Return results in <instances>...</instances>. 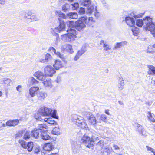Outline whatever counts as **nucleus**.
I'll return each instance as SVG.
<instances>
[{"label": "nucleus", "instance_id": "obj_6", "mask_svg": "<svg viewBox=\"0 0 155 155\" xmlns=\"http://www.w3.org/2000/svg\"><path fill=\"white\" fill-rule=\"evenodd\" d=\"M65 26L64 22L61 21L59 23V25L54 29L51 28V32L52 34L56 37L57 38L59 37L58 34L56 32H60L65 30Z\"/></svg>", "mask_w": 155, "mask_h": 155}, {"label": "nucleus", "instance_id": "obj_41", "mask_svg": "<svg viewBox=\"0 0 155 155\" xmlns=\"http://www.w3.org/2000/svg\"><path fill=\"white\" fill-rule=\"evenodd\" d=\"M86 51V49L85 48H84L83 47H82V48L80 50H79L78 52H77V53H78L80 56H81L82 55L85 51Z\"/></svg>", "mask_w": 155, "mask_h": 155}, {"label": "nucleus", "instance_id": "obj_31", "mask_svg": "<svg viewBox=\"0 0 155 155\" xmlns=\"http://www.w3.org/2000/svg\"><path fill=\"white\" fill-rule=\"evenodd\" d=\"M55 13L57 16L59 17L64 19H67V16L65 14L63 13L60 11H56Z\"/></svg>", "mask_w": 155, "mask_h": 155}, {"label": "nucleus", "instance_id": "obj_33", "mask_svg": "<svg viewBox=\"0 0 155 155\" xmlns=\"http://www.w3.org/2000/svg\"><path fill=\"white\" fill-rule=\"evenodd\" d=\"M95 9H94V6L92 5L88 8L87 11L86 13L87 14H93L95 11Z\"/></svg>", "mask_w": 155, "mask_h": 155}, {"label": "nucleus", "instance_id": "obj_5", "mask_svg": "<svg viewBox=\"0 0 155 155\" xmlns=\"http://www.w3.org/2000/svg\"><path fill=\"white\" fill-rule=\"evenodd\" d=\"M48 127L45 124H41L39 125L37 128H35L31 132V135L35 138L37 139L40 137V135L41 133L42 129H48Z\"/></svg>", "mask_w": 155, "mask_h": 155}, {"label": "nucleus", "instance_id": "obj_47", "mask_svg": "<svg viewBox=\"0 0 155 155\" xmlns=\"http://www.w3.org/2000/svg\"><path fill=\"white\" fill-rule=\"evenodd\" d=\"M107 119V117L105 114H102L100 116V118L99 120H101L103 122H105Z\"/></svg>", "mask_w": 155, "mask_h": 155}, {"label": "nucleus", "instance_id": "obj_2", "mask_svg": "<svg viewBox=\"0 0 155 155\" xmlns=\"http://www.w3.org/2000/svg\"><path fill=\"white\" fill-rule=\"evenodd\" d=\"M70 120L76 125L82 128H85L87 125L83 118L76 114H72Z\"/></svg>", "mask_w": 155, "mask_h": 155}, {"label": "nucleus", "instance_id": "obj_26", "mask_svg": "<svg viewBox=\"0 0 155 155\" xmlns=\"http://www.w3.org/2000/svg\"><path fill=\"white\" fill-rule=\"evenodd\" d=\"M147 114V117L149 120L153 122H155V117L154 114L150 112H148Z\"/></svg>", "mask_w": 155, "mask_h": 155}, {"label": "nucleus", "instance_id": "obj_23", "mask_svg": "<svg viewBox=\"0 0 155 155\" xmlns=\"http://www.w3.org/2000/svg\"><path fill=\"white\" fill-rule=\"evenodd\" d=\"M53 147V145L51 143H47L44 145L43 149L45 151H50Z\"/></svg>", "mask_w": 155, "mask_h": 155}, {"label": "nucleus", "instance_id": "obj_1", "mask_svg": "<svg viewBox=\"0 0 155 155\" xmlns=\"http://www.w3.org/2000/svg\"><path fill=\"white\" fill-rule=\"evenodd\" d=\"M34 76L38 80L42 81L45 87L49 88H51L52 87V85L51 79L46 78L43 72L38 71L35 73Z\"/></svg>", "mask_w": 155, "mask_h": 155}, {"label": "nucleus", "instance_id": "obj_21", "mask_svg": "<svg viewBox=\"0 0 155 155\" xmlns=\"http://www.w3.org/2000/svg\"><path fill=\"white\" fill-rule=\"evenodd\" d=\"M112 148L111 147L107 146L104 148H102L101 150V152L104 154L107 153V154H109L111 152Z\"/></svg>", "mask_w": 155, "mask_h": 155}, {"label": "nucleus", "instance_id": "obj_32", "mask_svg": "<svg viewBox=\"0 0 155 155\" xmlns=\"http://www.w3.org/2000/svg\"><path fill=\"white\" fill-rule=\"evenodd\" d=\"M131 30L133 35L135 36H137L138 34L139 33V28L135 26H133Z\"/></svg>", "mask_w": 155, "mask_h": 155}, {"label": "nucleus", "instance_id": "obj_57", "mask_svg": "<svg viewBox=\"0 0 155 155\" xmlns=\"http://www.w3.org/2000/svg\"><path fill=\"white\" fill-rule=\"evenodd\" d=\"M80 57V55L78 53H77L76 54L74 58V60L75 61H77L79 59Z\"/></svg>", "mask_w": 155, "mask_h": 155}, {"label": "nucleus", "instance_id": "obj_52", "mask_svg": "<svg viewBox=\"0 0 155 155\" xmlns=\"http://www.w3.org/2000/svg\"><path fill=\"white\" fill-rule=\"evenodd\" d=\"M93 14H94V16L96 17H99L100 16L99 13L97 12L96 9Z\"/></svg>", "mask_w": 155, "mask_h": 155}, {"label": "nucleus", "instance_id": "obj_48", "mask_svg": "<svg viewBox=\"0 0 155 155\" xmlns=\"http://www.w3.org/2000/svg\"><path fill=\"white\" fill-rule=\"evenodd\" d=\"M34 153L35 154H38V153L40 152L41 149L39 147H34Z\"/></svg>", "mask_w": 155, "mask_h": 155}, {"label": "nucleus", "instance_id": "obj_30", "mask_svg": "<svg viewBox=\"0 0 155 155\" xmlns=\"http://www.w3.org/2000/svg\"><path fill=\"white\" fill-rule=\"evenodd\" d=\"M148 68L150 70L148 72V74L151 75L155 74V67L151 65L148 66Z\"/></svg>", "mask_w": 155, "mask_h": 155}, {"label": "nucleus", "instance_id": "obj_12", "mask_svg": "<svg viewBox=\"0 0 155 155\" xmlns=\"http://www.w3.org/2000/svg\"><path fill=\"white\" fill-rule=\"evenodd\" d=\"M82 19L84 21L85 24L87 26H90L95 22V20L92 17H87L86 16L82 17Z\"/></svg>", "mask_w": 155, "mask_h": 155}, {"label": "nucleus", "instance_id": "obj_60", "mask_svg": "<svg viewBox=\"0 0 155 155\" xmlns=\"http://www.w3.org/2000/svg\"><path fill=\"white\" fill-rule=\"evenodd\" d=\"M50 119H51L50 118H45L44 119H43V120L45 122H47L48 123L50 124V122L51 121L50 120Z\"/></svg>", "mask_w": 155, "mask_h": 155}, {"label": "nucleus", "instance_id": "obj_46", "mask_svg": "<svg viewBox=\"0 0 155 155\" xmlns=\"http://www.w3.org/2000/svg\"><path fill=\"white\" fill-rule=\"evenodd\" d=\"M72 8L73 10H76L79 7V4L78 3H75L71 4Z\"/></svg>", "mask_w": 155, "mask_h": 155}, {"label": "nucleus", "instance_id": "obj_54", "mask_svg": "<svg viewBox=\"0 0 155 155\" xmlns=\"http://www.w3.org/2000/svg\"><path fill=\"white\" fill-rule=\"evenodd\" d=\"M85 11L84 8L81 7L80 8L79 12L80 14H83L85 13Z\"/></svg>", "mask_w": 155, "mask_h": 155}, {"label": "nucleus", "instance_id": "obj_42", "mask_svg": "<svg viewBox=\"0 0 155 155\" xmlns=\"http://www.w3.org/2000/svg\"><path fill=\"white\" fill-rule=\"evenodd\" d=\"M70 5L68 4H65L62 7V10L63 11L65 12L70 8Z\"/></svg>", "mask_w": 155, "mask_h": 155}, {"label": "nucleus", "instance_id": "obj_24", "mask_svg": "<svg viewBox=\"0 0 155 155\" xmlns=\"http://www.w3.org/2000/svg\"><path fill=\"white\" fill-rule=\"evenodd\" d=\"M100 136L99 135V134L96 132L93 133L92 134V136L91 137V139L93 141V143L94 141L98 140L100 139Z\"/></svg>", "mask_w": 155, "mask_h": 155}, {"label": "nucleus", "instance_id": "obj_25", "mask_svg": "<svg viewBox=\"0 0 155 155\" xmlns=\"http://www.w3.org/2000/svg\"><path fill=\"white\" fill-rule=\"evenodd\" d=\"M124 81L123 80V78H120L118 81V88L120 90H121L124 88Z\"/></svg>", "mask_w": 155, "mask_h": 155}, {"label": "nucleus", "instance_id": "obj_4", "mask_svg": "<svg viewBox=\"0 0 155 155\" xmlns=\"http://www.w3.org/2000/svg\"><path fill=\"white\" fill-rule=\"evenodd\" d=\"M143 20L146 24V30L150 31L153 36L155 37V24L152 21V19L149 17H146Z\"/></svg>", "mask_w": 155, "mask_h": 155}, {"label": "nucleus", "instance_id": "obj_9", "mask_svg": "<svg viewBox=\"0 0 155 155\" xmlns=\"http://www.w3.org/2000/svg\"><path fill=\"white\" fill-rule=\"evenodd\" d=\"M44 72L45 77H51L53 74L55 73V71L52 66L48 65L44 68Z\"/></svg>", "mask_w": 155, "mask_h": 155}, {"label": "nucleus", "instance_id": "obj_16", "mask_svg": "<svg viewBox=\"0 0 155 155\" xmlns=\"http://www.w3.org/2000/svg\"><path fill=\"white\" fill-rule=\"evenodd\" d=\"M39 89L38 86H33L30 88L29 90V94L31 97L35 96L37 93V91Z\"/></svg>", "mask_w": 155, "mask_h": 155}, {"label": "nucleus", "instance_id": "obj_51", "mask_svg": "<svg viewBox=\"0 0 155 155\" xmlns=\"http://www.w3.org/2000/svg\"><path fill=\"white\" fill-rule=\"evenodd\" d=\"M146 148L147 151H150L151 152L153 153V152H154V151H155V149L150 147L149 146H146Z\"/></svg>", "mask_w": 155, "mask_h": 155}, {"label": "nucleus", "instance_id": "obj_15", "mask_svg": "<svg viewBox=\"0 0 155 155\" xmlns=\"http://www.w3.org/2000/svg\"><path fill=\"white\" fill-rule=\"evenodd\" d=\"M42 131L40 135V137L44 140L50 139L51 137L48 134V131L44 130H42Z\"/></svg>", "mask_w": 155, "mask_h": 155}, {"label": "nucleus", "instance_id": "obj_39", "mask_svg": "<svg viewBox=\"0 0 155 155\" xmlns=\"http://www.w3.org/2000/svg\"><path fill=\"white\" fill-rule=\"evenodd\" d=\"M143 24V20L142 19H138L136 20V25L137 26L141 27Z\"/></svg>", "mask_w": 155, "mask_h": 155}, {"label": "nucleus", "instance_id": "obj_14", "mask_svg": "<svg viewBox=\"0 0 155 155\" xmlns=\"http://www.w3.org/2000/svg\"><path fill=\"white\" fill-rule=\"evenodd\" d=\"M135 126L137 127V131L142 136H146L147 133L144 129L143 127L138 123H135Z\"/></svg>", "mask_w": 155, "mask_h": 155}, {"label": "nucleus", "instance_id": "obj_44", "mask_svg": "<svg viewBox=\"0 0 155 155\" xmlns=\"http://www.w3.org/2000/svg\"><path fill=\"white\" fill-rule=\"evenodd\" d=\"M51 59V56L49 53H47L45 56V59L46 62H48Z\"/></svg>", "mask_w": 155, "mask_h": 155}, {"label": "nucleus", "instance_id": "obj_38", "mask_svg": "<svg viewBox=\"0 0 155 155\" xmlns=\"http://www.w3.org/2000/svg\"><path fill=\"white\" fill-rule=\"evenodd\" d=\"M66 51L70 53H72L73 52V49L72 48V46L70 45H68L66 47Z\"/></svg>", "mask_w": 155, "mask_h": 155}, {"label": "nucleus", "instance_id": "obj_61", "mask_svg": "<svg viewBox=\"0 0 155 155\" xmlns=\"http://www.w3.org/2000/svg\"><path fill=\"white\" fill-rule=\"evenodd\" d=\"M143 14H138V15H134V17L135 18H140V17H141L142 15H143Z\"/></svg>", "mask_w": 155, "mask_h": 155}, {"label": "nucleus", "instance_id": "obj_53", "mask_svg": "<svg viewBox=\"0 0 155 155\" xmlns=\"http://www.w3.org/2000/svg\"><path fill=\"white\" fill-rule=\"evenodd\" d=\"M57 56L59 57L60 58L63 59L64 58L63 55L61 54L60 52H56L55 53Z\"/></svg>", "mask_w": 155, "mask_h": 155}, {"label": "nucleus", "instance_id": "obj_27", "mask_svg": "<svg viewBox=\"0 0 155 155\" xmlns=\"http://www.w3.org/2000/svg\"><path fill=\"white\" fill-rule=\"evenodd\" d=\"M67 18L72 19H76L78 18V14L76 12H69L67 14Z\"/></svg>", "mask_w": 155, "mask_h": 155}, {"label": "nucleus", "instance_id": "obj_59", "mask_svg": "<svg viewBox=\"0 0 155 155\" xmlns=\"http://www.w3.org/2000/svg\"><path fill=\"white\" fill-rule=\"evenodd\" d=\"M103 143L104 141L103 140H101L97 143V145L101 147L103 145Z\"/></svg>", "mask_w": 155, "mask_h": 155}, {"label": "nucleus", "instance_id": "obj_18", "mask_svg": "<svg viewBox=\"0 0 155 155\" xmlns=\"http://www.w3.org/2000/svg\"><path fill=\"white\" fill-rule=\"evenodd\" d=\"M125 19L127 24L129 26L132 27L134 25L135 21L133 18L126 17Z\"/></svg>", "mask_w": 155, "mask_h": 155}, {"label": "nucleus", "instance_id": "obj_29", "mask_svg": "<svg viewBox=\"0 0 155 155\" xmlns=\"http://www.w3.org/2000/svg\"><path fill=\"white\" fill-rule=\"evenodd\" d=\"M54 67L56 70H58L62 67L61 62L58 60L55 61V64L53 65Z\"/></svg>", "mask_w": 155, "mask_h": 155}, {"label": "nucleus", "instance_id": "obj_28", "mask_svg": "<svg viewBox=\"0 0 155 155\" xmlns=\"http://www.w3.org/2000/svg\"><path fill=\"white\" fill-rule=\"evenodd\" d=\"M38 81L33 77L29 78L28 80V83L30 85L37 84Z\"/></svg>", "mask_w": 155, "mask_h": 155}, {"label": "nucleus", "instance_id": "obj_63", "mask_svg": "<svg viewBox=\"0 0 155 155\" xmlns=\"http://www.w3.org/2000/svg\"><path fill=\"white\" fill-rule=\"evenodd\" d=\"M44 116L39 117L37 119V120L38 121H42L43 120V119H44Z\"/></svg>", "mask_w": 155, "mask_h": 155}, {"label": "nucleus", "instance_id": "obj_56", "mask_svg": "<svg viewBox=\"0 0 155 155\" xmlns=\"http://www.w3.org/2000/svg\"><path fill=\"white\" fill-rule=\"evenodd\" d=\"M31 15L29 13H26L24 15V18H25L30 19Z\"/></svg>", "mask_w": 155, "mask_h": 155}, {"label": "nucleus", "instance_id": "obj_36", "mask_svg": "<svg viewBox=\"0 0 155 155\" xmlns=\"http://www.w3.org/2000/svg\"><path fill=\"white\" fill-rule=\"evenodd\" d=\"M30 132L28 131H26L24 134L23 136V139L27 141L30 138Z\"/></svg>", "mask_w": 155, "mask_h": 155}, {"label": "nucleus", "instance_id": "obj_34", "mask_svg": "<svg viewBox=\"0 0 155 155\" xmlns=\"http://www.w3.org/2000/svg\"><path fill=\"white\" fill-rule=\"evenodd\" d=\"M3 82L7 86H10L12 84L11 80L9 78H5L3 80Z\"/></svg>", "mask_w": 155, "mask_h": 155}, {"label": "nucleus", "instance_id": "obj_11", "mask_svg": "<svg viewBox=\"0 0 155 155\" xmlns=\"http://www.w3.org/2000/svg\"><path fill=\"white\" fill-rule=\"evenodd\" d=\"M84 114L91 124L94 125L96 124L97 120L96 117L91 113L86 112Z\"/></svg>", "mask_w": 155, "mask_h": 155}, {"label": "nucleus", "instance_id": "obj_45", "mask_svg": "<svg viewBox=\"0 0 155 155\" xmlns=\"http://www.w3.org/2000/svg\"><path fill=\"white\" fill-rule=\"evenodd\" d=\"M30 19L31 21H35L38 20V18L35 15H31Z\"/></svg>", "mask_w": 155, "mask_h": 155}, {"label": "nucleus", "instance_id": "obj_3", "mask_svg": "<svg viewBox=\"0 0 155 155\" xmlns=\"http://www.w3.org/2000/svg\"><path fill=\"white\" fill-rule=\"evenodd\" d=\"M67 31V34L62 35V39L67 41L71 42L74 41L76 38V31L74 29L68 28Z\"/></svg>", "mask_w": 155, "mask_h": 155}, {"label": "nucleus", "instance_id": "obj_58", "mask_svg": "<svg viewBox=\"0 0 155 155\" xmlns=\"http://www.w3.org/2000/svg\"><path fill=\"white\" fill-rule=\"evenodd\" d=\"M55 81L57 83H59L61 81V78L60 76H58L57 79L55 80Z\"/></svg>", "mask_w": 155, "mask_h": 155}, {"label": "nucleus", "instance_id": "obj_37", "mask_svg": "<svg viewBox=\"0 0 155 155\" xmlns=\"http://www.w3.org/2000/svg\"><path fill=\"white\" fill-rule=\"evenodd\" d=\"M147 52L153 54L155 52V50L154 49L152 45H150L148 46L147 49Z\"/></svg>", "mask_w": 155, "mask_h": 155}, {"label": "nucleus", "instance_id": "obj_20", "mask_svg": "<svg viewBox=\"0 0 155 155\" xmlns=\"http://www.w3.org/2000/svg\"><path fill=\"white\" fill-rule=\"evenodd\" d=\"M90 0H80L79 3L82 5L88 7L92 5Z\"/></svg>", "mask_w": 155, "mask_h": 155}, {"label": "nucleus", "instance_id": "obj_62", "mask_svg": "<svg viewBox=\"0 0 155 155\" xmlns=\"http://www.w3.org/2000/svg\"><path fill=\"white\" fill-rule=\"evenodd\" d=\"M113 147L114 149L116 150H118L120 149V148L117 146L115 144H113Z\"/></svg>", "mask_w": 155, "mask_h": 155}, {"label": "nucleus", "instance_id": "obj_40", "mask_svg": "<svg viewBox=\"0 0 155 155\" xmlns=\"http://www.w3.org/2000/svg\"><path fill=\"white\" fill-rule=\"evenodd\" d=\"M66 24L69 27L68 28H73L74 25V22L73 21H68L66 22Z\"/></svg>", "mask_w": 155, "mask_h": 155}, {"label": "nucleus", "instance_id": "obj_22", "mask_svg": "<svg viewBox=\"0 0 155 155\" xmlns=\"http://www.w3.org/2000/svg\"><path fill=\"white\" fill-rule=\"evenodd\" d=\"M127 43L126 41H122L120 42L116 43L114 45V49H116L121 48L122 46H124L127 45Z\"/></svg>", "mask_w": 155, "mask_h": 155}, {"label": "nucleus", "instance_id": "obj_8", "mask_svg": "<svg viewBox=\"0 0 155 155\" xmlns=\"http://www.w3.org/2000/svg\"><path fill=\"white\" fill-rule=\"evenodd\" d=\"M19 143L23 148L27 149L28 152H30L32 150L33 147V143L32 142L27 143L22 139H20L19 140Z\"/></svg>", "mask_w": 155, "mask_h": 155}, {"label": "nucleus", "instance_id": "obj_64", "mask_svg": "<svg viewBox=\"0 0 155 155\" xmlns=\"http://www.w3.org/2000/svg\"><path fill=\"white\" fill-rule=\"evenodd\" d=\"M50 50L52 52H54V53L56 52L55 49L53 47L50 48Z\"/></svg>", "mask_w": 155, "mask_h": 155}, {"label": "nucleus", "instance_id": "obj_17", "mask_svg": "<svg viewBox=\"0 0 155 155\" xmlns=\"http://www.w3.org/2000/svg\"><path fill=\"white\" fill-rule=\"evenodd\" d=\"M37 96L38 100L43 101L47 97V94L45 92L39 91L37 93Z\"/></svg>", "mask_w": 155, "mask_h": 155}, {"label": "nucleus", "instance_id": "obj_19", "mask_svg": "<svg viewBox=\"0 0 155 155\" xmlns=\"http://www.w3.org/2000/svg\"><path fill=\"white\" fill-rule=\"evenodd\" d=\"M19 122V121L18 119L10 120L6 122V125L7 126L10 127H14L17 125Z\"/></svg>", "mask_w": 155, "mask_h": 155}, {"label": "nucleus", "instance_id": "obj_50", "mask_svg": "<svg viewBox=\"0 0 155 155\" xmlns=\"http://www.w3.org/2000/svg\"><path fill=\"white\" fill-rule=\"evenodd\" d=\"M103 46L104 48V50L106 51H108L110 49V48L109 47L108 45L106 43L104 44V45Z\"/></svg>", "mask_w": 155, "mask_h": 155}, {"label": "nucleus", "instance_id": "obj_49", "mask_svg": "<svg viewBox=\"0 0 155 155\" xmlns=\"http://www.w3.org/2000/svg\"><path fill=\"white\" fill-rule=\"evenodd\" d=\"M22 135V133L21 131L18 132L15 135V138L16 139H18L19 138H20Z\"/></svg>", "mask_w": 155, "mask_h": 155}, {"label": "nucleus", "instance_id": "obj_7", "mask_svg": "<svg viewBox=\"0 0 155 155\" xmlns=\"http://www.w3.org/2000/svg\"><path fill=\"white\" fill-rule=\"evenodd\" d=\"M81 143L87 147L90 148L93 146V141L89 136L84 135L82 137Z\"/></svg>", "mask_w": 155, "mask_h": 155}, {"label": "nucleus", "instance_id": "obj_55", "mask_svg": "<svg viewBox=\"0 0 155 155\" xmlns=\"http://www.w3.org/2000/svg\"><path fill=\"white\" fill-rule=\"evenodd\" d=\"M16 90L19 92H21L22 91V86L21 85H18L16 87Z\"/></svg>", "mask_w": 155, "mask_h": 155}, {"label": "nucleus", "instance_id": "obj_35", "mask_svg": "<svg viewBox=\"0 0 155 155\" xmlns=\"http://www.w3.org/2000/svg\"><path fill=\"white\" fill-rule=\"evenodd\" d=\"M51 133L53 134L58 135L60 134V132L59 127H56L54 128L51 131Z\"/></svg>", "mask_w": 155, "mask_h": 155}, {"label": "nucleus", "instance_id": "obj_10", "mask_svg": "<svg viewBox=\"0 0 155 155\" xmlns=\"http://www.w3.org/2000/svg\"><path fill=\"white\" fill-rule=\"evenodd\" d=\"M75 25L76 28L79 31H83L86 27L84 21L82 20V17L76 21Z\"/></svg>", "mask_w": 155, "mask_h": 155}, {"label": "nucleus", "instance_id": "obj_43", "mask_svg": "<svg viewBox=\"0 0 155 155\" xmlns=\"http://www.w3.org/2000/svg\"><path fill=\"white\" fill-rule=\"evenodd\" d=\"M56 110H54L53 111H52L50 115L52 117L56 119H58V117L56 115Z\"/></svg>", "mask_w": 155, "mask_h": 155}, {"label": "nucleus", "instance_id": "obj_13", "mask_svg": "<svg viewBox=\"0 0 155 155\" xmlns=\"http://www.w3.org/2000/svg\"><path fill=\"white\" fill-rule=\"evenodd\" d=\"M52 111V109L46 107H41L40 110V112L43 116H49Z\"/></svg>", "mask_w": 155, "mask_h": 155}]
</instances>
